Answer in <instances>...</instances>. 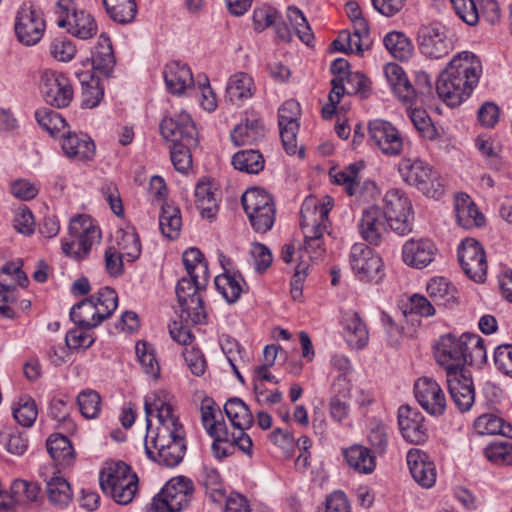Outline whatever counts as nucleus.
Masks as SVG:
<instances>
[{
  "label": "nucleus",
  "mask_w": 512,
  "mask_h": 512,
  "mask_svg": "<svg viewBox=\"0 0 512 512\" xmlns=\"http://www.w3.org/2000/svg\"><path fill=\"white\" fill-rule=\"evenodd\" d=\"M147 433L145 451L150 459H156L155 450L166 448L185 437V430L174 410V396L166 390H158L145 397Z\"/></svg>",
  "instance_id": "f257e3e1"
},
{
  "label": "nucleus",
  "mask_w": 512,
  "mask_h": 512,
  "mask_svg": "<svg viewBox=\"0 0 512 512\" xmlns=\"http://www.w3.org/2000/svg\"><path fill=\"white\" fill-rule=\"evenodd\" d=\"M480 59L463 51L455 55L436 82L439 98L449 107H458L470 98L479 83Z\"/></svg>",
  "instance_id": "f03ea898"
},
{
  "label": "nucleus",
  "mask_w": 512,
  "mask_h": 512,
  "mask_svg": "<svg viewBox=\"0 0 512 512\" xmlns=\"http://www.w3.org/2000/svg\"><path fill=\"white\" fill-rule=\"evenodd\" d=\"M480 347V337L464 333L459 337L449 333L443 335L435 345L436 362L449 374L469 370L473 362L472 351Z\"/></svg>",
  "instance_id": "7ed1b4c3"
},
{
  "label": "nucleus",
  "mask_w": 512,
  "mask_h": 512,
  "mask_svg": "<svg viewBox=\"0 0 512 512\" xmlns=\"http://www.w3.org/2000/svg\"><path fill=\"white\" fill-rule=\"evenodd\" d=\"M331 207V200L317 204L313 199H306L301 207V229L305 238V249L314 257H320L324 252L322 237L328 229V213Z\"/></svg>",
  "instance_id": "20e7f679"
},
{
  "label": "nucleus",
  "mask_w": 512,
  "mask_h": 512,
  "mask_svg": "<svg viewBox=\"0 0 512 512\" xmlns=\"http://www.w3.org/2000/svg\"><path fill=\"white\" fill-rule=\"evenodd\" d=\"M99 480L103 492L120 505L129 504L138 490V476L122 461L109 464Z\"/></svg>",
  "instance_id": "39448f33"
},
{
  "label": "nucleus",
  "mask_w": 512,
  "mask_h": 512,
  "mask_svg": "<svg viewBox=\"0 0 512 512\" xmlns=\"http://www.w3.org/2000/svg\"><path fill=\"white\" fill-rule=\"evenodd\" d=\"M208 280L190 277L181 278L176 285V295L181 308L180 317L185 322L202 323L206 318L200 291L205 290Z\"/></svg>",
  "instance_id": "423d86ee"
},
{
  "label": "nucleus",
  "mask_w": 512,
  "mask_h": 512,
  "mask_svg": "<svg viewBox=\"0 0 512 512\" xmlns=\"http://www.w3.org/2000/svg\"><path fill=\"white\" fill-rule=\"evenodd\" d=\"M399 173L407 184L415 186L428 197L439 198L444 192L438 173L421 160L403 159Z\"/></svg>",
  "instance_id": "0eeeda50"
},
{
  "label": "nucleus",
  "mask_w": 512,
  "mask_h": 512,
  "mask_svg": "<svg viewBox=\"0 0 512 512\" xmlns=\"http://www.w3.org/2000/svg\"><path fill=\"white\" fill-rule=\"evenodd\" d=\"M194 487L190 479L180 476L169 480L153 498L150 512H180L188 506Z\"/></svg>",
  "instance_id": "6e6552de"
},
{
  "label": "nucleus",
  "mask_w": 512,
  "mask_h": 512,
  "mask_svg": "<svg viewBox=\"0 0 512 512\" xmlns=\"http://www.w3.org/2000/svg\"><path fill=\"white\" fill-rule=\"evenodd\" d=\"M385 209L383 212L388 219L392 231L405 236L412 231L413 212L408 197L398 189H390L384 196Z\"/></svg>",
  "instance_id": "1a4fd4ad"
},
{
  "label": "nucleus",
  "mask_w": 512,
  "mask_h": 512,
  "mask_svg": "<svg viewBox=\"0 0 512 512\" xmlns=\"http://www.w3.org/2000/svg\"><path fill=\"white\" fill-rule=\"evenodd\" d=\"M14 29L18 41L23 45L37 44L46 30L42 11L31 3H23L17 12Z\"/></svg>",
  "instance_id": "9d476101"
},
{
  "label": "nucleus",
  "mask_w": 512,
  "mask_h": 512,
  "mask_svg": "<svg viewBox=\"0 0 512 512\" xmlns=\"http://www.w3.org/2000/svg\"><path fill=\"white\" fill-rule=\"evenodd\" d=\"M447 29L441 22L422 24L417 31V44L422 54L439 59L452 49V41Z\"/></svg>",
  "instance_id": "9b49d317"
},
{
  "label": "nucleus",
  "mask_w": 512,
  "mask_h": 512,
  "mask_svg": "<svg viewBox=\"0 0 512 512\" xmlns=\"http://www.w3.org/2000/svg\"><path fill=\"white\" fill-rule=\"evenodd\" d=\"M160 132L164 139L186 147L198 146V133L190 115L184 111L172 117H165L160 124Z\"/></svg>",
  "instance_id": "f8f14e48"
},
{
  "label": "nucleus",
  "mask_w": 512,
  "mask_h": 512,
  "mask_svg": "<svg viewBox=\"0 0 512 512\" xmlns=\"http://www.w3.org/2000/svg\"><path fill=\"white\" fill-rule=\"evenodd\" d=\"M300 105L294 100H288L278 110V125L283 148L289 155L304 156V149L298 148L297 134L299 131Z\"/></svg>",
  "instance_id": "ddd939ff"
},
{
  "label": "nucleus",
  "mask_w": 512,
  "mask_h": 512,
  "mask_svg": "<svg viewBox=\"0 0 512 512\" xmlns=\"http://www.w3.org/2000/svg\"><path fill=\"white\" fill-rule=\"evenodd\" d=\"M369 141L387 156H398L402 153L404 140L398 129L390 122L376 119L368 126Z\"/></svg>",
  "instance_id": "4468645a"
},
{
  "label": "nucleus",
  "mask_w": 512,
  "mask_h": 512,
  "mask_svg": "<svg viewBox=\"0 0 512 512\" xmlns=\"http://www.w3.org/2000/svg\"><path fill=\"white\" fill-rule=\"evenodd\" d=\"M40 89L45 102L56 108L67 107L73 99L69 80L63 74L51 70L42 73Z\"/></svg>",
  "instance_id": "2eb2a0df"
},
{
  "label": "nucleus",
  "mask_w": 512,
  "mask_h": 512,
  "mask_svg": "<svg viewBox=\"0 0 512 512\" xmlns=\"http://www.w3.org/2000/svg\"><path fill=\"white\" fill-rule=\"evenodd\" d=\"M350 265L359 280L370 282L380 278L383 263L370 247L356 243L351 248Z\"/></svg>",
  "instance_id": "dca6fc26"
},
{
  "label": "nucleus",
  "mask_w": 512,
  "mask_h": 512,
  "mask_svg": "<svg viewBox=\"0 0 512 512\" xmlns=\"http://www.w3.org/2000/svg\"><path fill=\"white\" fill-rule=\"evenodd\" d=\"M419 405L432 416H441L446 409V397L440 385L432 378L421 377L414 384Z\"/></svg>",
  "instance_id": "f3484780"
},
{
  "label": "nucleus",
  "mask_w": 512,
  "mask_h": 512,
  "mask_svg": "<svg viewBox=\"0 0 512 512\" xmlns=\"http://www.w3.org/2000/svg\"><path fill=\"white\" fill-rule=\"evenodd\" d=\"M448 391L456 407L461 412H467L475 402V387L469 370L446 376Z\"/></svg>",
  "instance_id": "a211bd4d"
},
{
  "label": "nucleus",
  "mask_w": 512,
  "mask_h": 512,
  "mask_svg": "<svg viewBox=\"0 0 512 512\" xmlns=\"http://www.w3.org/2000/svg\"><path fill=\"white\" fill-rule=\"evenodd\" d=\"M398 426L402 437L412 444H421L427 439L424 416L416 408L402 405L398 409Z\"/></svg>",
  "instance_id": "6ab92c4d"
},
{
  "label": "nucleus",
  "mask_w": 512,
  "mask_h": 512,
  "mask_svg": "<svg viewBox=\"0 0 512 512\" xmlns=\"http://www.w3.org/2000/svg\"><path fill=\"white\" fill-rule=\"evenodd\" d=\"M388 219L383 210L372 205L362 212L359 231L362 238L372 245H378L387 232Z\"/></svg>",
  "instance_id": "aec40b11"
},
{
  "label": "nucleus",
  "mask_w": 512,
  "mask_h": 512,
  "mask_svg": "<svg viewBox=\"0 0 512 512\" xmlns=\"http://www.w3.org/2000/svg\"><path fill=\"white\" fill-rule=\"evenodd\" d=\"M436 252L437 248L431 240L411 239L404 244L402 257L407 265L421 269L433 261Z\"/></svg>",
  "instance_id": "412c9836"
},
{
  "label": "nucleus",
  "mask_w": 512,
  "mask_h": 512,
  "mask_svg": "<svg viewBox=\"0 0 512 512\" xmlns=\"http://www.w3.org/2000/svg\"><path fill=\"white\" fill-rule=\"evenodd\" d=\"M407 464L413 479L424 488H431L436 482V468L429 456L418 449L407 454Z\"/></svg>",
  "instance_id": "4be33fe9"
},
{
  "label": "nucleus",
  "mask_w": 512,
  "mask_h": 512,
  "mask_svg": "<svg viewBox=\"0 0 512 512\" xmlns=\"http://www.w3.org/2000/svg\"><path fill=\"white\" fill-rule=\"evenodd\" d=\"M385 75L394 93L399 100L412 107L420 99L415 87L411 85L404 70L397 64H388L385 67Z\"/></svg>",
  "instance_id": "5701e85b"
},
{
  "label": "nucleus",
  "mask_w": 512,
  "mask_h": 512,
  "mask_svg": "<svg viewBox=\"0 0 512 512\" xmlns=\"http://www.w3.org/2000/svg\"><path fill=\"white\" fill-rule=\"evenodd\" d=\"M458 260L464 274L472 281L480 282V244L474 238H466L458 248Z\"/></svg>",
  "instance_id": "b1692460"
},
{
  "label": "nucleus",
  "mask_w": 512,
  "mask_h": 512,
  "mask_svg": "<svg viewBox=\"0 0 512 512\" xmlns=\"http://www.w3.org/2000/svg\"><path fill=\"white\" fill-rule=\"evenodd\" d=\"M62 150L68 158L86 161L93 158L95 144L86 134L68 132L63 135Z\"/></svg>",
  "instance_id": "393cba45"
},
{
  "label": "nucleus",
  "mask_w": 512,
  "mask_h": 512,
  "mask_svg": "<svg viewBox=\"0 0 512 512\" xmlns=\"http://www.w3.org/2000/svg\"><path fill=\"white\" fill-rule=\"evenodd\" d=\"M70 238L77 239V245L84 251L91 249L93 243L99 240L100 231L86 215H78L71 219L69 225Z\"/></svg>",
  "instance_id": "a878e982"
},
{
  "label": "nucleus",
  "mask_w": 512,
  "mask_h": 512,
  "mask_svg": "<svg viewBox=\"0 0 512 512\" xmlns=\"http://www.w3.org/2000/svg\"><path fill=\"white\" fill-rule=\"evenodd\" d=\"M164 80L168 90L173 94H182L192 87L194 80L190 68L180 62H170L164 69Z\"/></svg>",
  "instance_id": "bb28decb"
},
{
  "label": "nucleus",
  "mask_w": 512,
  "mask_h": 512,
  "mask_svg": "<svg viewBox=\"0 0 512 512\" xmlns=\"http://www.w3.org/2000/svg\"><path fill=\"white\" fill-rule=\"evenodd\" d=\"M50 457L60 468L70 467L75 462V451L68 439L62 434H52L46 442Z\"/></svg>",
  "instance_id": "cd10ccee"
},
{
  "label": "nucleus",
  "mask_w": 512,
  "mask_h": 512,
  "mask_svg": "<svg viewBox=\"0 0 512 512\" xmlns=\"http://www.w3.org/2000/svg\"><path fill=\"white\" fill-rule=\"evenodd\" d=\"M426 290L437 306L453 308L458 304L457 289L444 277L431 279Z\"/></svg>",
  "instance_id": "c85d7f7f"
},
{
  "label": "nucleus",
  "mask_w": 512,
  "mask_h": 512,
  "mask_svg": "<svg viewBox=\"0 0 512 512\" xmlns=\"http://www.w3.org/2000/svg\"><path fill=\"white\" fill-rule=\"evenodd\" d=\"M98 312L97 306L89 296L71 308L70 318L78 327L93 329L103 322V317H100Z\"/></svg>",
  "instance_id": "c756f323"
},
{
  "label": "nucleus",
  "mask_w": 512,
  "mask_h": 512,
  "mask_svg": "<svg viewBox=\"0 0 512 512\" xmlns=\"http://www.w3.org/2000/svg\"><path fill=\"white\" fill-rule=\"evenodd\" d=\"M77 77L82 86V106L89 109L96 107L104 95L99 77L90 70L77 73Z\"/></svg>",
  "instance_id": "7c9ffc66"
},
{
  "label": "nucleus",
  "mask_w": 512,
  "mask_h": 512,
  "mask_svg": "<svg viewBox=\"0 0 512 512\" xmlns=\"http://www.w3.org/2000/svg\"><path fill=\"white\" fill-rule=\"evenodd\" d=\"M454 208L457 222L464 229L478 227L480 212L470 196L465 193H459L455 197Z\"/></svg>",
  "instance_id": "2f4dec72"
},
{
  "label": "nucleus",
  "mask_w": 512,
  "mask_h": 512,
  "mask_svg": "<svg viewBox=\"0 0 512 512\" xmlns=\"http://www.w3.org/2000/svg\"><path fill=\"white\" fill-rule=\"evenodd\" d=\"M347 464L355 471L370 474L375 470L376 462L369 448L362 445H353L344 450Z\"/></svg>",
  "instance_id": "473e14b6"
},
{
  "label": "nucleus",
  "mask_w": 512,
  "mask_h": 512,
  "mask_svg": "<svg viewBox=\"0 0 512 512\" xmlns=\"http://www.w3.org/2000/svg\"><path fill=\"white\" fill-rule=\"evenodd\" d=\"M224 411L231 424L239 430L249 429L254 422L252 412L240 398L234 397L227 400Z\"/></svg>",
  "instance_id": "72a5a7b5"
},
{
  "label": "nucleus",
  "mask_w": 512,
  "mask_h": 512,
  "mask_svg": "<svg viewBox=\"0 0 512 512\" xmlns=\"http://www.w3.org/2000/svg\"><path fill=\"white\" fill-rule=\"evenodd\" d=\"M115 64L110 39L101 35L96 50L92 55V72L109 77Z\"/></svg>",
  "instance_id": "f704fd0d"
},
{
  "label": "nucleus",
  "mask_w": 512,
  "mask_h": 512,
  "mask_svg": "<svg viewBox=\"0 0 512 512\" xmlns=\"http://www.w3.org/2000/svg\"><path fill=\"white\" fill-rule=\"evenodd\" d=\"M344 328L347 342L351 347L361 349L367 345L369 338L368 330L357 313L352 312L346 314L344 318Z\"/></svg>",
  "instance_id": "c9c22d12"
},
{
  "label": "nucleus",
  "mask_w": 512,
  "mask_h": 512,
  "mask_svg": "<svg viewBox=\"0 0 512 512\" xmlns=\"http://www.w3.org/2000/svg\"><path fill=\"white\" fill-rule=\"evenodd\" d=\"M362 168L363 164L361 162L353 163L341 171L332 169L329 175L334 183L344 186V190L349 196H354L360 191L359 172Z\"/></svg>",
  "instance_id": "e433bc0d"
},
{
  "label": "nucleus",
  "mask_w": 512,
  "mask_h": 512,
  "mask_svg": "<svg viewBox=\"0 0 512 512\" xmlns=\"http://www.w3.org/2000/svg\"><path fill=\"white\" fill-rule=\"evenodd\" d=\"M102 3L110 19L116 23L127 24L135 19V0H102Z\"/></svg>",
  "instance_id": "4c0bfd02"
},
{
  "label": "nucleus",
  "mask_w": 512,
  "mask_h": 512,
  "mask_svg": "<svg viewBox=\"0 0 512 512\" xmlns=\"http://www.w3.org/2000/svg\"><path fill=\"white\" fill-rule=\"evenodd\" d=\"M253 79L244 72H238L229 78L226 92L232 102L244 101L254 94Z\"/></svg>",
  "instance_id": "58836bf2"
},
{
  "label": "nucleus",
  "mask_w": 512,
  "mask_h": 512,
  "mask_svg": "<svg viewBox=\"0 0 512 512\" xmlns=\"http://www.w3.org/2000/svg\"><path fill=\"white\" fill-rule=\"evenodd\" d=\"M22 261L6 263L0 271V287L3 291H12L17 285L26 287L29 283L28 277L22 271Z\"/></svg>",
  "instance_id": "ea45409f"
},
{
  "label": "nucleus",
  "mask_w": 512,
  "mask_h": 512,
  "mask_svg": "<svg viewBox=\"0 0 512 512\" xmlns=\"http://www.w3.org/2000/svg\"><path fill=\"white\" fill-rule=\"evenodd\" d=\"M159 227L166 238L176 239L182 227L180 210L170 204L163 205L159 215Z\"/></svg>",
  "instance_id": "a19ab883"
},
{
  "label": "nucleus",
  "mask_w": 512,
  "mask_h": 512,
  "mask_svg": "<svg viewBox=\"0 0 512 512\" xmlns=\"http://www.w3.org/2000/svg\"><path fill=\"white\" fill-rule=\"evenodd\" d=\"M65 28L68 33L80 39H89L97 32L95 20L85 11L72 13V18Z\"/></svg>",
  "instance_id": "79ce46f5"
},
{
  "label": "nucleus",
  "mask_w": 512,
  "mask_h": 512,
  "mask_svg": "<svg viewBox=\"0 0 512 512\" xmlns=\"http://www.w3.org/2000/svg\"><path fill=\"white\" fill-rule=\"evenodd\" d=\"M264 129L257 121H247L235 127L231 133V140L236 146L251 145L262 139Z\"/></svg>",
  "instance_id": "37998d69"
},
{
  "label": "nucleus",
  "mask_w": 512,
  "mask_h": 512,
  "mask_svg": "<svg viewBox=\"0 0 512 512\" xmlns=\"http://www.w3.org/2000/svg\"><path fill=\"white\" fill-rule=\"evenodd\" d=\"M49 501L58 506H66L72 499V489L68 481L60 475H54L46 482Z\"/></svg>",
  "instance_id": "c03bdc74"
},
{
  "label": "nucleus",
  "mask_w": 512,
  "mask_h": 512,
  "mask_svg": "<svg viewBox=\"0 0 512 512\" xmlns=\"http://www.w3.org/2000/svg\"><path fill=\"white\" fill-rule=\"evenodd\" d=\"M386 49L393 55L394 58L401 61L407 60L411 57L413 52V45L410 39L400 31H391L383 39Z\"/></svg>",
  "instance_id": "a18cd8bd"
},
{
  "label": "nucleus",
  "mask_w": 512,
  "mask_h": 512,
  "mask_svg": "<svg viewBox=\"0 0 512 512\" xmlns=\"http://www.w3.org/2000/svg\"><path fill=\"white\" fill-rule=\"evenodd\" d=\"M232 164L239 171L257 174L264 168V158L258 150H241L233 156Z\"/></svg>",
  "instance_id": "49530a36"
},
{
  "label": "nucleus",
  "mask_w": 512,
  "mask_h": 512,
  "mask_svg": "<svg viewBox=\"0 0 512 512\" xmlns=\"http://www.w3.org/2000/svg\"><path fill=\"white\" fill-rule=\"evenodd\" d=\"M246 214L256 213L264 208H274L275 204L270 194L259 188H250L241 197Z\"/></svg>",
  "instance_id": "de8ad7c7"
},
{
  "label": "nucleus",
  "mask_w": 512,
  "mask_h": 512,
  "mask_svg": "<svg viewBox=\"0 0 512 512\" xmlns=\"http://www.w3.org/2000/svg\"><path fill=\"white\" fill-rule=\"evenodd\" d=\"M183 264L190 277L209 280L207 262L202 252L195 247L187 249L182 256Z\"/></svg>",
  "instance_id": "09e8293b"
},
{
  "label": "nucleus",
  "mask_w": 512,
  "mask_h": 512,
  "mask_svg": "<svg viewBox=\"0 0 512 512\" xmlns=\"http://www.w3.org/2000/svg\"><path fill=\"white\" fill-rule=\"evenodd\" d=\"M135 350L144 373L153 379H157L160 375V366L153 346L146 341H139Z\"/></svg>",
  "instance_id": "8fccbe9b"
},
{
  "label": "nucleus",
  "mask_w": 512,
  "mask_h": 512,
  "mask_svg": "<svg viewBox=\"0 0 512 512\" xmlns=\"http://www.w3.org/2000/svg\"><path fill=\"white\" fill-rule=\"evenodd\" d=\"M240 281H243L240 275L223 274L218 275L214 282L217 290L222 294L224 299L228 303H234L240 298L243 292Z\"/></svg>",
  "instance_id": "3c124183"
},
{
  "label": "nucleus",
  "mask_w": 512,
  "mask_h": 512,
  "mask_svg": "<svg viewBox=\"0 0 512 512\" xmlns=\"http://www.w3.org/2000/svg\"><path fill=\"white\" fill-rule=\"evenodd\" d=\"M100 317L103 321L110 318L118 306V295L116 291L110 287L101 288L98 292L90 295Z\"/></svg>",
  "instance_id": "603ef678"
},
{
  "label": "nucleus",
  "mask_w": 512,
  "mask_h": 512,
  "mask_svg": "<svg viewBox=\"0 0 512 512\" xmlns=\"http://www.w3.org/2000/svg\"><path fill=\"white\" fill-rule=\"evenodd\" d=\"M185 450V437H181L175 443L156 451V459L154 460L163 466L175 467L182 461Z\"/></svg>",
  "instance_id": "864d4df0"
},
{
  "label": "nucleus",
  "mask_w": 512,
  "mask_h": 512,
  "mask_svg": "<svg viewBox=\"0 0 512 512\" xmlns=\"http://www.w3.org/2000/svg\"><path fill=\"white\" fill-rule=\"evenodd\" d=\"M77 404L81 414L87 419L96 418L101 409V397L95 390L87 389L77 396Z\"/></svg>",
  "instance_id": "5fc2aeb1"
},
{
  "label": "nucleus",
  "mask_w": 512,
  "mask_h": 512,
  "mask_svg": "<svg viewBox=\"0 0 512 512\" xmlns=\"http://www.w3.org/2000/svg\"><path fill=\"white\" fill-rule=\"evenodd\" d=\"M120 236H117L118 251L127 258V261H134L137 259L141 252V244L138 235L133 231L118 232Z\"/></svg>",
  "instance_id": "6e6d98bb"
},
{
  "label": "nucleus",
  "mask_w": 512,
  "mask_h": 512,
  "mask_svg": "<svg viewBox=\"0 0 512 512\" xmlns=\"http://www.w3.org/2000/svg\"><path fill=\"white\" fill-rule=\"evenodd\" d=\"M287 17L299 39L306 45H309L314 36L303 13L296 7H289Z\"/></svg>",
  "instance_id": "4d7b16f0"
},
{
  "label": "nucleus",
  "mask_w": 512,
  "mask_h": 512,
  "mask_svg": "<svg viewBox=\"0 0 512 512\" xmlns=\"http://www.w3.org/2000/svg\"><path fill=\"white\" fill-rule=\"evenodd\" d=\"M499 413L500 412H482V422L485 421V431H482V435L500 434L512 438V425L506 423Z\"/></svg>",
  "instance_id": "13d9d810"
},
{
  "label": "nucleus",
  "mask_w": 512,
  "mask_h": 512,
  "mask_svg": "<svg viewBox=\"0 0 512 512\" xmlns=\"http://www.w3.org/2000/svg\"><path fill=\"white\" fill-rule=\"evenodd\" d=\"M485 456L491 463L497 465H511L512 444L508 442L487 444Z\"/></svg>",
  "instance_id": "bf43d9fd"
},
{
  "label": "nucleus",
  "mask_w": 512,
  "mask_h": 512,
  "mask_svg": "<svg viewBox=\"0 0 512 512\" xmlns=\"http://www.w3.org/2000/svg\"><path fill=\"white\" fill-rule=\"evenodd\" d=\"M40 490L41 488L38 483L27 482L20 479L13 481L11 485L12 497L19 503L23 501V498H25L27 502H36Z\"/></svg>",
  "instance_id": "052dcab7"
},
{
  "label": "nucleus",
  "mask_w": 512,
  "mask_h": 512,
  "mask_svg": "<svg viewBox=\"0 0 512 512\" xmlns=\"http://www.w3.org/2000/svg\"><path fill=\"white\" fill-rule=\"evenodd\" d=\"M200 482L210 490L209 495L213 501H219L224 495L221 490V477L217 469L203 466L200 472Z\"/></svg>",
  "instance_id": "680f3d73"
},
{
  "label": "nucleus",
  "mask_w": 512,
  "mask_h": 512,
  "mask_svg": "<svg viewBox=\"0 0 512 512\" xmlns=\"http://www.w3.org/2000/svg\"><path fill=\"white\" fill-rule=\"evenodd\" d=\"M38 415L36 403L31 398H21L18 408L13 410L15 420L23 427H30Z\"/></svg>",
  "instance_id": "e2e57ef3"
},
{
  "label": "nucleus",
  "mask_w": 512,
  "mask_h": 512,
  "mask_svg": "<svg viewBox=\"0 0 512 512\" xmlns=\"http://www.w3.org/2000/svg\"><path fill=\"white\" fill-rule=\"evenodd\" d=\"M35 116L39 125L51 135H55L66 127L64 118L55 111L41 110L37 111Z\"/></svg>",
  "instance_id": "0e129e2a"
},
{
  "label": "nucleus",
  "mask_w": 512,
  "mask_h": 512,
  "mask_svg": "<svg viewBox=\"0 0 512 512\" xmlns=\"http://www.w3.org/2000/svg\"><path fill=\"white\" fill-rule=\"evenodd\" d=\"M456 14L468 25L474 26L479 21V12L475 0H450Z\"/></svg>",
  "instance_id": "69168bd1"
},
{
  "label": "nucleus",
  "mask_w": 512,
  "mask_h": 512,
  "mask_svg": "<svg viewBox=\"0 0 512 512\" xmlns=\"http://www.w3.org/2000/svg\"><path fill=\"white\" fill-rule=\"evenodd\" d=\"M194 147H186L175 144L170 149V158L175 169L181 173L188 172L192 167L191 150Z\"/></svg>",
  "instance_id": "338daca9"
},
{
  "label": "nucleus",
  "mask_w": 512,
  "mask_h": 512,
  "mask_svg": "<svg viewBox=\"0 0 512 512\" xmlns=\"http://www.w3.org/2000/svg\"><path fill=\"white\" fill-rule=\"evenodd\" d=\"M367 437L374 453L383 455L386 452L388 446V433L386 425L380 422H376L371 427Z\"/></svg>",
  "instance_id": "774afa93"
}]
</instances>
